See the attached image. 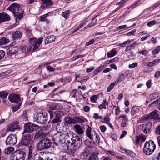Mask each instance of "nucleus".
Returning <instances> with one entry per match:
<instances>
[{
    "mask_svg": "<svg viewBox=\"0 0 160 160\" xmlns=\"http://www.w3.org/2000/svg\"><path fill=\"white\" fill-rule=\"evenodd\" d=\"M43 38H40L37 39L36 38L29 39V43L21 46L19 51L23 53L27 54L32 49L33 52H36L40 45L42 43Z\"/></svg>",
    "mask_w": 160,
    "mask_h": 160,
    "instance_id": "nucleus-1",
    "label": "nucleus"
},
{
    "mask_svg": "<svg viewBox=\"0 0 160 160\" xmlns=\"http://www.w3.org/2000/svg\"><path fill=\"white\" fill-rule=\"evenodd\" d=\"M13 14L17 22H19L23 18L24 11L17 3L11 4L7 9Z\"/></svg>",
    "mask_w": 160,
    "mask_h": 160,
    "instance_id": "nucleus-2",
    "label": "nucleus"
},
{
    "mask_svg": "<svg viewBox=\"0 0 160 160\" xmlns=\"http://www.w3.org/2000/svg\"><path fill=\"white\" fill-rule=\"evenodd\" d=\"M50 118L52 119L51 122L53 123H56L61 122V118L65 115V112L60 110H57L56 111L49 110L48 111Z\"/></svg>",
    "mask_w": 160,
    "mask_h": 160,
    "instance_id": "nucleus-3",
    "label": "nucleus"
},
{
    "mask_svg": "<svg viewBox=\"0 0 160 160\" xmlns=\"http://www.w3.org/2000/svg\"><path fill=\"white\" fill-rule=\"evenodd\" d=\"M52 144L51 140L44 138L39 141L37 145V148L39 150L48 149L51 147Z\"/></svg>",
    "mask_w": 160,
    "mask_h": 160,
    "instance_id": "nucleus-4",
    "label": "nucleus"
},
{
    "mask_svg": "<svg viewBox=\"0 0 160 160\" xmlns=\"http://www.w3.org/2000/svg\"><path fill=\"white\" fill-rule=\"evenodd\" d=\"M156 149V145L153 141H146L144 144L143 152L147 155H151Z\"/></svg>",
    "mask_w": 160,
    "mask_h": 160,
    "instance_id": "nucleus-5",
    "label": "nucleus"
},
{
    "mask_svg": "<svg viewBox=\"0 0 160 160\" xmlns=\"http://www.w3.org/2000/svg\"><path fill=\"white\" fill-rule=\"evenodd\" d=\"M48 114L46 112L39 113L35 114L33 118V121L41 124H44L48 121Z\"/></svg>",
    "mask_w": 160,
    "mask_h": 160,
    "instance_id": "nucleus-6",
    "label": "nucleus"
},
{
    "mask_svg": "<svg viewBox=\"0 0 160 160\" xmlns=\"http://www.w3.org/2000/svg\"><path fill=\"white\" fill-rule=\"evenodd\" d=\"M24 131L22 133L23 134L25 133H32L36 131L39 129V126L37 125L28 122L24 124Z\"/></svg>",
    "mask_w": 160,
    "mask_h": 160,
    "instance_id": "nucleus-7",
    "label": "nucleus"
},
{
    "mask_svg": "<svg viewBox=\"0 0 160 160\" xmlns=\"http://www.w3.org/2000/svg\"><path fill=\"white\" fill-rule=\"evenodd\" d=\"M33 138V136L30 134L23 135L20 142L19 144V146H28Z\"/></svg>",
    "mask_w": 160,
    "mask_h": 160,
    "instance_id": "nucleus-8",
    "label": "nucleus"
},
{
    "mask_svg": "<svg viewBox=\"0 0 160 160\" xmlns=\"http://www.w3.org/2000/svg\"><path fill=\"white\" fill-rule=\"evenodd\" d=\"M92 128L89 126L87 125V128L86 130V135L91 140H93V136H95V142L99 144L100 142V138L99 136L95 133L94 131L93 132H91Z\"/></svg>",
    "mask_w": 160,
    "mask_h": 160,
    "instance_id": "nucleus-9",
    "label": "nucleus"
},
{
    "mask_svg": "<svg viewBox=\"0 0 160 160\" xmlns=\"http://www.w3.org/2000/svg\"><path fill=\"white\" fill-rule=\"evenodd\" d=\"M25 156V152L24 151L18 150L14 153L12 160H24Z\"/></svg>",
    "mask_w": 160,
    "mask_h": 160,
    "instance_id": "nucleus-10",
    "label": "nucleus"
},
{
    "mask_svg": "<svg viewBox=\"0 0 160 160\" xmlns=\"http://www.w3.org/2000/svg\"><path fill=\"white\" fill-rule=\"evenodd\" d=\"M72 142L70 144V145L72 147L73 146L74 147L76 146L79 147L82 143V139H80L79 137L77 135H75V136L74 135L71 139Z\"/></svg>",
    "mask_w": 160,
    "mask_h": 160,
    "instance_id": "nucleus-11",
    "label": "nucleus"
},
{
    "mask_svg": "<svg viewBox=\"0 0 160 160\" xmlns=\"http://www.w3.org/2000/svg\"><path fill=\"white\" fill-rule=\"evenodd\" d=\"M158 112H159L157 110H155L152 112L145 117V119L148 120L150 119H153L160 121V117Z\"/></svg>",
    "mask_w": 160,
    "mask_h": 160,
    "instance_id": "nucleus-12",
    "label": "nucleus"
},
{
    "mask_svg": "<svg viewBox=\"0 0 160 160\" xmlns=\"http://www.w3.org/2000/svg\"><path fill=\"white\" fill-rule=\"evenodd\" d=\"M17 142L16 136L11 134L7 138L6 141V144L7 145L13 146Z\"/></svg>",
    "mask_w": 160,
    "mask_h": 160,
    "instance_id": "nucleus-13",
    "label": "nucleus"
},
{
    "mask_svg": "<svg viewBox=\"0 0 160 160\" xmlns=\"http://www.w3.org/2000/svg\"><path fill=\"white\" fill-rule=\"evenodd\" d=\"M20 125L19 122L17 121L15 122H14L8 125L7 129V131L13 132L15 130L18 129L19 128Z\"/></svg>",
    "mask_w": 160,
    "mask_h": 160,
    "instance_id": "nucleus-14",
    "label": "nucleus"
},
{
    "mask_svg": "<svg viewBox=\"0 0 160 160\" xmlns=\"http://www.w3.org/2000/svg\"><path fill=\"white\" fill-rule=\"evenodd\" d=\"M8 99L9 101L13 103H18L20 100L19 96L15 93L9 95Z\"/></svg>",
    "mask_w": 160,
    "mask_h": 160,
    "instance_id": "nucleus-15",
    "label": "nucleus"
},
{
    "mask_svg": "<svg viewBox=\"0 0 160 160\" xmlns=\"http://www.w3.org/2000/svg\"><path fill=\"white\" fill-rule=\"evenodd\" d=\"M55 138L56 140L59 142H61L64 140L65 135L63 134V132L61 131H58L57 132L54 136V138Z\"/></svg>",
    "mask_w": 160,
    "mask_h": 160,
    "instance_id": "nucleus-16",
    "label": "nucleus"
},
{
    "mask_svg": "<svg viewBox=\"0 0 160 160\" xmlns=\"http://www.w3.org/2000/svg\"><path fill=\"white\" fill-rule=\"evenodd\" d=\"M19 48L17 46H10L7 50L8 54L9 56H12L17 53Z\"/></svg>",
    "mask_w": 160,
    "mask_h": 160,
    "instance_id": "nucleus-17",
    "label": "nucleus"
},
{
    "mask_svg": "<svg viewBox=\"0 0 160 160\" xmlns=\"http://www.w3.org/2000/svg\"><path fill=\"white\" fill-rule=\"evenodd\" d=\"M10 20L9 16L6 12L0 13V24L9 21Z\"/></svg>",
    "mask_w": 160,
    "mask_h": 160,
    "instance_id": "nucleus-18",
    "label": "nucleus"
},
{
    "mask_svg": "<svg viewBox=\"0 0 160 160\" xmlns=\"http://www.w3.org/2000/svg\"><path fill=\"white\" fill-rule=\"evenodd\" d=\"M151 123L148 122L147 123L144 124L142 126V130L145 134H148L150 132L151 128Z\"/></svg>",
    "mask_w": 160,
    "mask_h": 160,
    "instance_id": "nucleus-19",
    "label": "nucleus"
},
{
    "mask_svg": "<svg viewBox=\"0 0 160 160\" xmlns=\"http://www.w3.org/2000/svg\"><path fill=\"white\" fill-rule=\"evenodd\" d=\"M11 34L12 35V38L14 40H18L20 39L22 37V33L19 31L15 32H11Z\"/></svg>",
    "mask_w": 160,
    "mask_h": 160,
    "instance_id": "nucleus-20",
    "label": "nucleus"
},
{
    "mask_svg": "<svg viewBox=\"0 0 160 160\" xmlns=\"http://www.w3.org/2000/svg\"><path fill=\"white\" fill-rule=\"evenodd\" d=\"M45 133H44L41 130H40L35 134L34 136L35 139H40L47 136Z\"/></svg>",
    "mask_w": 160,
    "mask_h": 160,
    "instance_id": "nucleus-21",
    "label": "nucleus"
},
{
    "mask_svg": "<svg viewBox=\"0 0 160 160\" xmlns=\"http://www.w3.org/2000/svg\"><path fill=\"white\" fill-rule=\"evenodd\" d=\"M120 150L122 153L131 157H134L136 155L135 153L132 151L127 150L123 148H121Z\"/></svg>",
    "mask_w": 160,
    "mask_h": 160,
    "instance_id": "nucleus-22",
    "label": "nucleus"
},
{
    "mask_svg": "<svg viewBox=\"0 0 160 160\" xmlns=\"http://www.w3.org/2000/svg\"><path fill=\"white\" fill-rule=\"evenodd\" d=\"M56 39V37L53 35H51L47 36L45 40V44L49 43L52 42L54 41Z\"/></svg>",
    "mask_w": 160,
    "mask_h": 160,
    "instance_id": "nucleus-23",
    "label": "nucleus"
},
{
    "mask_svg": "<svg viewBox=\"0 0 160 160\" xmlns=\"http://www.w3.org/2000/svg\"><path fill=\"white\" fill-rule=\"evenodd\" d=\"M97 17L98 16H97L92 18L91 22L89 23L88 25L85 28H86L88 27H91L97 24V23L100 20V18L97 19Z\"/></svg>",
    "mask_w": 160,
    "mask_h": 160,
    "instance_id": "nucleus-24",
    "label": "nucleus"
},
{
    "mask_svg": "<svg viewBox=\"0 0 160 160\" xmlns=\"http://www.w3.org/2000/svg\"><path fill=\"white\" fill-rule=\"evenodd\" d=\"M64 121L68 124H75V118L69 117H66L64 118Z\"/></svg>",
    "mask_w": 160,
    "mask_h": 160,
    "instance_id": "nucleus-25",
    "label": "nucleus"
},
{
    "mask_svg": "<svg viewBox=\"0 0 160 160\" xmlns=\"http://www.w3.org/2000/svg\"><path fill=\"white\" fill-rule=\"evenodd\" d=\"M76 132L79 135H82L84 133V131L80 125L77 124L74 126Z\"/></svg>",
    "mask_w": 160,
    "mask_h": 160,
    "instance_id": "nucleus-26",
    "label": "nucleus"
},
{
    "mask_svg": "<svg viewBox=\"0 0 160 160\" xmlns=\"http://www.w3.org/2000/svg\"><path fill=\"white\" fill-rule=\"evenodd\" d=\"M127 77V75L124 74H121L118 77L117 80L114 82L116 85L119 83L120 82L122 81L123 78H125Z\"/></svg>",
    "mask_w": 160,
    "mask_h": 160,
    "instance_id": "nucleus-27",
    "label": "nucleus"
},
{
    "mask_svg": "<svg viewBox=\"0 0 160 160\" xmlns=\"http://www.w3.org/2000/svg\"><path fill=\"white\" fill-rule=\"evenodd\" d=\"M34 148V146L33 144H30L29 147V152L28 155V159H31L32 157L33 151Z\"/></svg>",
    "mask_w": 160,
    "mask_h": 160,
    "instance_id": "nucleus-28",
    "label": "nucleus"
},
{
    "mask_svg": "<svg viewBox=\"0 0 160 160\" xmlns=\"http://www.w3.org/2000/svg\"><path fill=\"white\" fill-rule=\"evenodd\" d=\"M90 152L89 150L88 149L86 148L84 150V151L82 152L81 156L83 157V158L86 159L90 155Z\"/></svg>",
    "mask_w": 160,
    "mask_h": 160,
    "instance_id": "nucleus-29",
    "label": "nucleus"
},
{
    "mask_svg": "<svg viewBox=\"0 0 160 160\" xmlns=\"http://www.w3.org/2000/svg\"><path fill=\"white\" fill-rule=\"evenodd\" d=\"M117 54V52L115 49H113L107 53V56L108 58H110L114 56Z\"/></svg>",
    "mask_w": 160,
    "mask_h": 160,
    "instance_id": "nucleus-30",
    "label": "nucleus"
},
{
    "mask_svg": "<svg viewBox=\"0 0 160 160\" xmlns=\"http://www.w3.org/2000/svg\"><path fill=\"white\" fill-rule=\"evenodd\" d=\"M10 41L8 39L3 37L0 39V45H4L8 43Z\"/></svg>",
    "mask_w": 160,
    "mask_h": 160,
    "instance_id": "nucleus-31",
    "label": "nucleus"
},
{
    "mask_svg": "<svg viewBox=\"0 0 160 160\" xmlns=\"http://www.w3.org/2000/svg\"><path fill=\"white\" fill-rule=\"evenodd\" d=\"M139 112V108L138 106H134L132 107L131 113L132 115H134L135 113H138Z\"/></svg>",
    "mask_w": 160,
    "mask_h": 160,
    "instance_id": "nucleus-32",
    "label": "nucleus"
},
{
    "mask_svg": "<svg viewBox=\"0 0 160 160\" xmlns=\"http://www.w3.org/2000/svg\"><path fill=\"white\" fill-rule=\"evenodd\" d=\"M159 95L158 92H155L150 95L149 98L150 101H152L159 97Z\"/></svg>",
    "mask_w": 160,
    "mask_h": 160,
    "instance_id": "nucleus-33",
    "label": "nucleus"
},
{
    "mask_svg": "<svg viewBox=\"0 0 160 160\" xmlns=\"http://www.w3.org/2000/svg\"><path fill=\"white\" fill-rule=\"evenodd\" d=\"M70 12V10H66L62 13V16L65 19H67L69 16Z\"/></svg>",
    "mask_w": 160,
    "mask_h": 160,
    "instance_id": "nucleus-34",
    "label": "nucleus"
},
{
    "mask_svg": "<svg viewBox=\"0 0 160 160\" xmlns=\"http://www.w3.org/2000/svg\"><path fill=\"white\" fill-rule=\"evenodd\" d=\"M20 120L22 122H26L28 121V115L26 113L22 114L20 118Z\"/></svg>",
    "mask_w": 160,
    "mask_h": 160,
    "instance_id": "nucleus-35",
    "label": "nucleus"
},
{
    "mask_svg": "<svg viewBox=\"0 0 160 160\" xmlns=\"http://www.w3.org/2000/svg\"><path fill=\"white\" fill-rule=\"evenodd\" d=\"M14 150V148L13 147H9L8 148L5 149L4 152L5 154H9L11 153Z\"/></svg>",
    "mask_w": 160,
    "mask_h": 160,
    "instance_id": "nucleus-36",
    "label": "nucleus"
},
{
    "mask_svg": "<svg viewBox=\"0 0 160 160\" xmlns=\"http://www.w3.org/2000/svg\"><path fill=\"white\" fill-rule=\"evenodd\" d=\"M98 155L97 153L94 152L90 156L88 160H98Z\"/></svg>",
    "mask_w": 160,
    "mask_h": 160,
    "instance_id": "nucleus-37",
    "label": "nucleus"
},
{
    "mask_svg": "<svg viewBox=\"0 0 160 160\" xmlns=\"http://www.w3.org/2000/svg\"><path fill=\"white\" fill-rule=\"evenodd\" d=\"M43 4L47 6H52L54 2L51 0H41Z\"/></svg>",
    "mask_w": 160,
    "mask_h": 160,
    "instance_id": "nucleus-38",
    "label": "nucleus"
},
{
    "mask_svg": "<svg viewBox=\"0 0 160 160\" xmlns=\"http://www.w3.org/2000/svg\"><path fill=\"white\" fill-rule=\"evenodd\" d=\"M108 104L107 103V100H104L103 101V103L100 105L98 106L99 108L100 109H106V105L108 106Z\"/></svg>",
    "mask_w": 160,
    "mask_h": 160,
    "instance_id": "nucleus-39",
    "label": "nucleus"
},
{
    "mask_svg": "<svg viewBox=\"0 0 160 160\" xmlns=\"http://www.w3.org/2000/svg\"><path fill=\"white\" fill-rule=\"evenodd\" d=\"M87 22L86 20L85 22H82L80 24V25L79 27H77L74 30L73 33H74L76 32L80 28H82L83 26H85L86 25V23Z\"/></svg>",
    "mask_w": 160,
    "mask_h": 160,
    "instance_id": "nucleus-40",
    "label": "nucleus"
},
{
    "mask_svg": "<svg viewBox=\"0 0 160 160\" xmlns=\"http://www.w3.org/2000/svg\"><path fill=\"white\" fill-rule=\"evenodd\" d=\"M49 127L48 126H45L42 128L40 130L42 131L44 133H45L47 134L46 135L47 136L49 134L48 132Z\"/></svg>",
    "mask_w": 160,
    "mask_h": 160,
    "instance_id": "nucleus-41",
    "label": "nucleus"
},
{
    "mask_svg": "<svg viewBox=\"0 0 160 160\" xmlns=\"http://www.w3.org/2000/svg\"><path fill=\"white\" fill-rule=\"evenodd\" d=\"M75 123H83L84 121L83 119L78 117H74Z\"/></svg>",
    "mask_w": 160,
    "mask_h": 160,
    "instance_id": "nucleus-42",
    "label": "nucleus"
},
{
    "mask_svg": "<svg viewBox=\"0 0 160 160\" xmlns=\"http://www.w3.org/2000/svg\"><path fill=\"white\" fill-rule=\"evenodd\" d=\"M33 160H46V158L45 159H43L40 155L38 154H35L32 158Z\"/></svg>",
    "mask_w": 160,
    "mask_h": 160,
    "instance_id": "nucleus-43",
    "label": "nucleus"
},
{
    "mask_svg": "<svg viewBox=\"0 0 160 160\" xmlns=\"http://www.w3.org/2000/svg\"><path fill=\"white\" fill-rule=\"evenodd\" d=\"M160 51V46H158L154 49L152 51V53L153 55H157Z\"/></svg>",
    "mask_w": 160,
    "mask_h": 160,
    "instance_id": "nucleus-44",
    "label": "nucleus"
},
{
    "mask_svg": "<svg viewBox=\"0 0 160 160\" xmlns=\"http://www.w3.org/2000/svg\"><path fill=\"white\" fill-rule=\"evenodd\" d=\"M8 94V92L4 91L0 92V97L3 99L7 97Z\"/></svg>",
    "mask_w": 160,
    "mask_h": 160,
    "instance_id": "nucleus-45",
    "label": "nucleus"
},
{
    "mask_svg": "<svg viewBox=\"0 0 160 160\" xmlns=\"http://www.w3.org/2000/svg\"><path fill=\"white\" fill-rule=\"evenodd\" d=\"M115 83L114 82L112 83L107 88V92H109L112 90L113 89L114 87L115 86Z\"/></svg>",
    "mask_w": 160,
    "mask_h": 160,
    "instance_id": "nucleus-46",
    "label": "nucleus"
},
{
    "mask_svg": "<svg viewBox=\"0 0 160 160\" xmlns=\"http://www.w3.org/2000/svg\"><path fill=\"white\" fill-rule=\"evenodd\" d=\"M18 103V104L17 105H16L15 107L12 108V109L13 111L15 112L19 109L21 105V103L19 102Z\"/></svg>",
    "mask_w": 160,
    "mask_h": 160,
    "instance_id": "nucleus-47",
    "label": "nucleus"
},
{
    "mask_svg": "<svg viewBox=\"0 0 160 160\" xmlns=\"http://www.w3.org/2000/svg\"><path fill=\"white\" fill-rule=\"evenodd\" d=\"M139 44L137 43V42H135L128 46V47L130 49V50H131L137 46Z\"/></svg>",
    "mask_w": 160,
    "mask_h": 160,
    "instance_id": "nucleus-48",
    "label": "nucleus"
},
{
    "mask_svg": "<svg viewBox=\"0 0 160 160\" xmlns=\"http://www.w3.org/2000/svg\"><path fill=\"white\" fill-rule=\"evenodd\" d=\"M74 148L73 146L72 147H71V148H70V149H69V148L67 149L69 151V154H72L73 156L74 155V153L76 152V150Z\"/></svg>",
    "mask_w": 160,
    "mask_h": 160,
    "instance_id": "nucleus-49",
    "label": "nucleus"
},
{
    "mask_svg": "<svg viewBox=\"0 0 160 160\" xmlns=\"http://www.w3.org/2000/svg\"><path fill=\"white\" fill-rule=\"evenodd\" d=\"M97 98L98 97L97 95H93L90 98V99L92 102L95 103L96 102Z\"/></svg>",
    "mask_w": 160,
    "mask_h": 160,
    "instance_id": "nucleus-50",
    "label": "nucleus"
},
{
    "mask_svg": "<svg viewBox=\"0 0 160 160\" xmlns=\"http://www.w3.org/2000/svg\"><path fill=\"white\" fill-rule=\"evenodd\" d=\"M156 24V22L155 20L151 21L147 23V25L149 27H151Z\"/></svg>",
    "mask_w": 160,
    "mask_h": 160,
    "instance_id": "nucleus-51",
    "label": "nucleus"
},
{
    "mask_svg": "<svg viewBox=\"0 0 160 160\" xmlns=\"http://www.w3.org/2000/svg\"><path fill=\"white\" fill-rule=\"evenodd\" d=\"M148 53V52L146 50L144 49L139 51L138 53L145 56L147 55Z\"/></svg>",
    "mask_w": 160,
    "mask_h": 160,
    "instance_id": "nucleus-52",
    "label": "nucleus"
},
{
    "mask_svg": "<svg viewBox=\"0 0 160 160\" xmlns=\"http://www.w3.org/2000/svg\"><path fill=\"white\" fill-rule=\"evenodd\" d=\"M93 117L95 120L100 119L102 118V117L101 116H99L98 114L97 113H95L94 114Z\"/></svg>",
    "mask_w": 160,
    "mask_h": 160,
    "instance_id": "nucleus-53",
    "label": "nucleus"
},
{
    "mask_svg": "<svg viewBox=\"0 0 160 160\" xmlns=\"http://www.w3.org/2000/svg\"><path fill=\"white\" fill-rule=\"evenodd\" d=\"M85 55H79L74 57H73L72 58V61L75 60L80 58L83 57L85 56Z\"/></svg>",
    "mask_w": 160,
    "mask_h": 160,
    "instance_id": "nucleus-54",
    "label": "nucleus"
},
{
    "mask_svg": "<svg viewBox=\"0 0 160 160\" xmlns=\"http://www.w3.org/2000/svg\"><path fill=\"white\" fill-rule=\"evenodd\" d=\"M140 1V0H138L137 1L135 2V3H133V4L129 8H128V9H129L130 8L133 9L134 8L137 6V4L138 2H139Z\"/></svg>",
    "mask_w": 160,
    "mask_h": 160,
    "instance_id": "nucleus-55",
    "label": "nucleus"
},
{
    "mask_svg": "<svg viewBox=\"0 0 160 160\" xmlns=\"http://www.w3.org/2000/svg\"><path fill=\"white\" fill-rule=\"evenodd\" d=\"M152 160H159L158 154H153L152 157Z\"/></svg>",
    "mask_w": 160,
    "mask_h": 160,
    "instance_id": "nucleus-56",
    "label": "nucleus"
},
{
    "mask_svg": "<svg viewBox=\"0 0 160 160\" xmlns=\"http://www.w3.org/2000/svg\"><path fill=\"white\" fill-rule=\"evenodd\" d=\"M155 132L157 134L160 135V125L157 127Z\"/></svg>",
    "mask_w": 160,
    "mask_h": 160,
    "instance_id": "nucleus-57",
    "label": "nucleus"
},
{
    "mask_svg": "<svg viewBox=\"0 0 160 160\" xmlns=\"http://www.w3.org/2000/svg\"><path fill=\"white\" fill-rule=\"evenodd\" d=\"M94 42V40L93 39H92L89 41L88 42H87L85 45V46H88L89 45L93 44Z\"/></svg>",
    "mask_w": 160,
    "mask_h": 160,
    "instance_id": "nucleus-58",
    "label": "nucleus"
},
{
    "mask_svg": "<svg viewBox=\"0 0 160 160\" xmlns=\"http://www.w3.org/2000/svg\"><path fill=\"white\" fill-rule=\"evenodd\" d=\"M5 55L4 51L0 50V61L4 57Z\"/></svg>",
    "mask_w": 160,
    "mask_h": 160,
    "instance_id": "nucleus-59",
    "label": "nucleus"
},
{
    "mask_svg": "<svg viewBox=\"0 0 160 160\" xmlns=\"http://www.w3.org/2000/svg\"><path fill=\"white\" fill-rule=\"evenodd\" d=\"M70 157L69 155L67 154L63 156L62 157V160H69Z\"/></svg>",
    "mask_w": 160,
    "mask_h": 160,
    "instance_id": "nucleus-60",
    "label": "nucleus"
},
{
    "mask_svg": "<svg viewBox=\"0 0 160 160\" xmlns=\"http://www.w3.org/2000/svg\"><path fill=\"white\" fill-rule=\"evenodd\" d=\"M138 66V63L136 62H134L132 64H130L129 67L130 68H133Z\"/></svg>",
    "mask_w": 160,
    "mask_h": 160,
    "instance_id": "nucleus-61",
    "label": "nucleus"
},
{
    "mask_svg": "<svg viewBox=\"0 0 160 160\" xmlns=\"http://www.w3.org/2000/svg\"><path fill=\"white\" fill-rule=\"evenodd\" d=\"M58 108H57V105L56 104L52 105L50 107V110H49L53 111L55 110H57Z\"/></svg>",
    "mask_w": 160,
    "mask_h": 160,
    "instance_id": "nucleus-62",
    "label": "nucleus"
},
{
    "mask_svg": "<svg viewBox=\"0 0 160 160\" xmlns=\"http://www.w3.org/2000/svg\"><path fill=\"white\" fill-rule=\"evenodd\" d=\"M154 66H155L160 63V59L155 60L152 61Z\"/></svg>",
    "mask_w": 160,
    "mask_h": 160,
    "instance_id": "nucleus-63",
    "label": "nucleus"
},
{
    "mask_svg": "<svg viewBox=\"0 0 160 160\" xmlns=\"http://www.w3.org/2000/svg\"><path fill=\"white\" fill-rule=\"evenodd\" d=\"M104 122H103L104 123H105L107 124H108L110 122V118L108 116H107L106 117H105L104 118Z\"/></svg>",
    "mask_w": 160,
    "mask_h": 160,
    "instance_id": "nucleus-64",
    "label": "nucleus"
}]
</instances>
